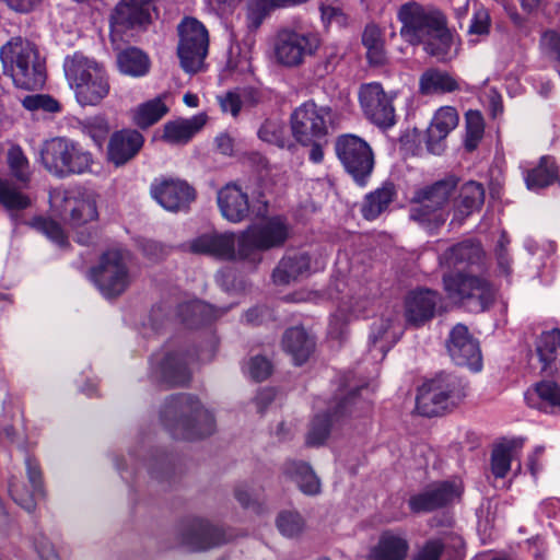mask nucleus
<instances>
[{"mask_svg": "<svg viewBox=\"0 0 560 560\" xmlns=\"http://www.w3.org/2000/svg\"><path fill=\"white\" fill-rule=\"evenodd\" d=\"M482 255L478 243L464 241L440 256V264L452 269L443 276L447 296L471 313L486 311L495 296V290L487 279L465 271L466 267L480 262Z\"/></svg>", "mask_w": 560, "mask_h": 560, "instance_id": "1", "label": "nucleus"}, {"mask_svg": "<svg viewBox=\"0 0 560 560\" xmlns=\"http://www.w3.org/2000/svg\"><path fill=\"white\" fill-rule=\"evenodd\" d=\"M218 346L219 339L213 331H209L194 351L186 345L168 342L150 357L148 376L153 383L185 386L191 380V364L196 361L210 362L218 351Z\"/></svg>", "mask_w": 560, "mask_h": 560, "instance_id": "2", "label": "nucleus"}, {"mask_svg": "<svg viewBox=\"0 0 560 560\" xmlns=\"http://www.w3.org/2000/svg\"><path fill=\"white\" fill-rule=\"evenodd\" d=\"M160 420L176 440L201 439L212 434L215 429L213 415L202 407L196 396L188 393L167 397L160 410Z\"/></svg>", "mask_w": 560, "mask_h": 560, "instance_id": "3", "label": "nucleus"}, {"mask_svg": "<svg viewBox=\"0 0 560 560\" xmlns=\"http://www.w3.org/2000/svg\"><path fill=\"white\" fill-rule=\"evenodd\" d=\"M458 185L454 175L415 190L409 208V219L429 234L436 233L448 217L446 206Z\"/></svg>", "mask_w": 560, "mask_h": 560, "instance_id": "4", "label": "nucleus"}, {"mask_svg": "<svg viewBox=\"0 0 560 560\" xmlns=\"http://www.w3.org/2000/svg\"><path fill=\"white\" fill-rule=\"evenodd\" d=\"M63 71L80 105H98L108 95V75L104 67L94 59L77 51L65 58Z\"/></svg>", "mask_w": 560, "mask_h": 560, "instance_id": "5", "label": "nucleus"}, {"mask_svg": "<svg viewBox=\"0 0 560 560\" xmlns=\"http://www.w3.org/2000/svg\"><path fill=\"white\" fill-rule=\"evenodd\" d=\"M0 58L3 63L13 65L11 77L16 88L33 91L45 83L44 63L36 45L28 37H11L1 47Z\"/></svg>", "mask_w": 560, "mask_h": 560, "instance_id": "6", "label": "nucleus"}, {"mask_svg": "<svg viewBox=\"0 0 560 560\" xmlns=\"http://www.w3.org/2000/svg\"><path fill=\"white\" fill-rule=\"evenodd\" d=\"M467 394L465 378L442 372L434 378L425 382L419 389L416 398V410L423 417H436L457 406Z\"/></svg>", "mask_w": 560, "mask_h": 560, "instance_id": "7", "label": "nucleus"}, {"mask_svg": "<svg viewBox=\"0 0 560 560\" xmlns=\"http://www.w3.org/2000/svg\"><path fill=\"white\" fill-rule=\"evenodd\" d=\"M289 235L290 226L281 215L252 224L238 236V259L257 266L262 259V252L281 247Z\"/></svg>", "mask_w": 560, "mask_h": 560, "instance_id": "8", "label": "nucleus"}, {"mask_svg": "<svg viewBox=\"0 0 560 560\" xmlns=\"http://www.w3.org/2000/svg\"><path fill=\"white\" fill-rule=\"evenodd\" d=\"M40 160L44 167L58 178L83 174L90 170L93 162L89 151L66 137L45 141L40 150Z\"/></svg>", "mask_w": 560, "mask_h": 560, "instance_id": "9", "label": "nucleus"}, {"mask_svg": "<svg viewBox=\"0 0 560 560\" xmlns=\"http://www.w3.org/2000/svg\"><path fill=\"white\" fill-rule=\"evenodd\" d=\"M372 393L373 389L370 388L369 384H362L339 399L331 410L315 415L306 438V444L310 446L323 445L329 436L334 421L347 415L360 416L368 412L371 409Z\"/></svg>", "mask_w": 560, "mask_h": 560, "instance_id": "10", "label": "nucleus"}, {"mask_svg": "<svg viewBox=\"0 0 560 560\" xmlns=\"http://www.w3.org/2000/svg\"><path fill=\"white\" fill-rule=\"evenodd\" d=\"M140 450L145 452L148 458L140 459L138 450H130L128 454L131 462L130 469L127 464L122 463L125 459H115L116 469L122 480L131 483L145 469L151 479L159 483H167L171 487L176 478L175 457L160 448H147L144 441H141Z\"/></svg>", "mask_w": 560, "mask_h": 560, "instance_id": "11", "label": "nucleus"}, {"mask_svg": "<svg viewBox=\"0 0 560 560\" xmlns=\"http://www.w3.org/2000/svg\"><path fill=\"white\" fill-rule=\"evenodd\" d=\"M89 279L105 299L121 295L133 279L127 253L116 248L103 253L98 264L89 270Z\"/></svg>", "mask_w": 560, "mask_h": 560, "instance_id": "12", "label": "nucleus"}, {"mask_svg": "<svg viewBox=\"0 0 560 560\" xmlns=\"http://www.w3.org/2000/svg\"><path fill=\"white\" fill-rule=\"evenodd\" d=\"M336 155L353 182L365 187L374 170V153L371 145L361 137L345 133L335 141Z\"/></svg>", "mask_w": 560, "mask_h": 560, "instance_id": "13", "label": "nucleus"}, {"mask_svg": "<svg viewBox=\"0 0 560 560\" xmlns=\"http://www.w3.org/2000/svg\"><path fill=\"white\" fill-rule=\"evenodd\" d=\"M330 108L306 101L296 107L290 117L294 139L302 145L322 140L328 133L327 119Z\"/></svg>", "mask_w": 560, "mask_h": 560, "instance_id": "14", "label": "nucleus"}, {"mask_svg": "<svg viewBox=\"0 0 560 560\" xmlns=\"http://www.w3.org/2000/svg\"><path fill=\"white\" fill-rule=\"evenodd\" d=\"M463 492L464 486L459 479L435 481L411 494L408 506L415 514L431 513L454 504Z\"/></svg>", "mask_w": 560, "mask_h": 560, "instance_id": "15", "label": "nucleus"}, {"mask_svg": "<svg viewBox=\"0 0 560 560\" xmlns=\"http://www.w3.org/2000/svg\"><path fill=\"white\" fill-rule=\"evenodd\" d=\"M397 15L402 24L400 35H445L446 18L438 9L411 1L402 4Z\"/></svg>", "mask_w": 560, "mask_h": 560, "instance_id": "16", "label": "nucleus"}, {"mask_svg": "<svg viewBox=\"0 0 560 560\" xmlns=\"http://www.w3.org/2000/svg\"><path fill=\"white\" fill-rule=\"evenodd\" d=\"M230 535L199 517H185L177 528V545L191 551H202L225 544Z\"/></svg>", "mask_w": 560, "mask_h": 560, "instance_id": "17", "label": "nucleus"}, {"mask_svg": "<svg viewBox=\"0 0 560 560\" xmlns=\"http://www.w3.org/2000/svg\"><path fill=\"white\" fill-rule=\"evenodd\" d=\"M359 102L366 119L380 129L387 130L396 124L393 98L381 83H363L359 90Z\"/></svg>", "mask_w": 560, "mask_h": 560, "instance_id": "18", "label": "nucleus"}, {"mask_svg": "<svg viewBox=\"0 0 560 560\" xmlns=\"http://www.w3.org/2000/svg\"><path fill=\"white\" fill-rule=\"evenodd\" d=\"M218 206L222 217L232 223H240L248 218L249 212L259 218L267 213V201H257L250 205L248 196L240 186L226 184L218 191Z\"/></svg>", "mask_w": 560, "mask_h": 560, "instance_id": "19", "label": "nucleus"}, {"mask_svg": "<svg viewBox=\"0 0 560 560\" xmlns=\"http://www.w3.org/2000/svg\"><path fill=\"white\" fill-rule=\"evenodd\" d=\"M446 349L456 365L466 366L472 372L481 371L482 355L479 342L465 325L457 324L451 329Z\"/></svg>", "mask_w": 560, "mask_h": 560, "instance_id": "20", "label": "nucleus"}, {"mask_svg": "<svg viewBox=\"0 0 560 560\" xmlns=\"http://www.w3.org/2000/svg\"><path fill=\"white\" fill-rule=\"evenodd\" d=\"M19 448L25 455L26 474L32 490H24L13 477L9 480V493L18 505L31 513L35 510L37 500L45 495L43 476L37 459L28 454L26 445L24 443L19 444Z\"/></svg>", "mask_w": 560, "mask_h": 560, "instance_id": "21", "label": "nucleus"}, {"mask_svg": "<svg viewBox=\"0 0 560 560\" xmlns=\"http://www.w3.org/2000/svg\"><path fill=\"white\" fill-rule=\"evenodd\" d=\"M192 254L207 255L222 260L238 258V237L233 232H211L196 236L184 244Z\"/></svg>", "mask_w": 560, "mask_h": 560, "instance_id": "22", "label": "nucleus"}, {"mask_svg": "<svg viewBox=\"0 0 560 560\" xmlns=\"http://www.w3.org/2000/svg\"><path fill=\"white\" fill-rule=\"evenodd\" d=\"M151 196L165 210L185 211L195 200L196 191L187 182L180 179H163L151 184Z\"/></svg>", "mask_w": 560, "mask_h": 560, "instance_id": "23", "label": "nucleus"}, {"mask_svg": "<svg viewBox=\"0 0 560 560\" xmlns=\"http://www.w3.org/2000/svg\"><path fill=\"white\" fill-rule=\"evenodd\" d=\"M442 303L438 291L417 288L405 298V318L409 325L419 327L435 315L436 307Z\"/></svg>", "mask_w": 560, "mask_h": 560, "instance_id": "24", "label": "nucleus"}, {"mask_svg": "<svg viewBox=\"0 0 560 560\" xmlns=\"http://www.w3.org/2000/svg\"><path fill=\"white\" fill-rule=\"evenodd\" d=\"M399 314L390 311L375 319L371 325L369 336L370 352L383 360L386 353L400 338Z\"/></svg>", "mask_w": 560, "mask_h": 560, "instance_id": "25", "label": "nucleus"}, {"mask_svg": "<svg viewBox=\"0 0 560 560\" xmlns=\"http://www.w3.org/2000/svg\"><path fill=\"white\" fill-rule=\"evenodd\" d=\"M144 144L143 135L136 129L115 131L108 141L107 159L116 167L127 164L135 159Z\"/></svg>", "mask_w": 560, "mask_h": 560, "instance_id": "26", "label": "nucleus"}, {"mask_svg": "<svg viewBox=\"0 0 560 560\" xmlns=\"http://www.w3.org/2000/svg\"><path fill=\"white\" fill-rule=\"evenodd\" d=\"M233 305L215 307L201 300H191L179 304L176 316L188 328H199L211 325L218 318L226 314Z\"/></svg>", "mask_w": 560, "mask_h": 560, "instance_id": "27", "label": "nucleus"}, {"mask_svg": "<svg viewBox=\"0 0 560 560\" xmlns=\"http://www.w3.org/2000/svg\"><path fill=\"white\" fill-rule=\"evenodd\" d=\"M275 44V57L285 67H295L306 55H312L319 47V37H279Z\"/></svg>", "mask_w": 560, "mask_h": 560, "instance_id": "28", "label": "nucleus"}, {"mask_svg": "<svg viewBox=\"0 0 560 560\" xmlns=\"http://www.w3.org/2000/svg\"><path fill=\"white\" fill-rule=\"evenodd\" d=\"M410 549L407 534L399 529L382 532L366 560H406Z\"/></svg>", "mask_w": 560, "mask_h": 560, "instance_id": "29", "label": "nucleus"}, {"mask_svg": "<svg viewBox=\"0 0 560 560\" xmlns=\"http://www.w3.org/2000/svg\"><path fill=\"white\" fill-rule=\"evenodd\" d=\"M458 114L452 106H444L438 109L431 125L427 130L425 144L432 154H441L444 150V140L457 126Z\"/></svg>", "mask_w": 560, "mask_h": 560, "instance_id": "30", "label": "nucleus"}, {"mask_svg": "<svg viewBox=\"0 0 560 560\" xmlns=\"http://www.w3.org/2000/svg\"><path fill=\"white\" fill-rule=\"evenodd\" d=\"M149 1L121 0L110 16V25L129 30L148 24L151 19Z\"/></svg>", "mask_w": 560, "mask_h": 560, "instance_id": "31", "label": "nucleus"}, {"mask_svg": "<svg viewBox=\"0 0 560 560\" xmlns=\"http://www.w3.org/2000/svg\"><path fill=\"white\" fill-rule=\"evenodd\" d=\"M535 345L540 362V372L546 375H553L560 368V329L542 330Z\"/></svg>", "mask_w": 560, "mask_h": 560, "instance_id": "32", "label": "nucleus"}, {"mask_svg": "<svg viewBox=\"0 0 560 560\" xmlns=\"http://www.w3.org/2000/svg\"><path fill=\"white\" fill-rule=\"evenodd\" d=\"M210 37H179L177 56L182 69L189 74L201 70L208 54Z\"/></svg>", "mask_w": 560, "mask_h": 560, "instance_id": "33", "label": "nucleus"}, {"mask_svg": "<svg viewBox=\"0 0 560 560\" xmlns=\"http://www.w3.org/2000/svg\"><path fill=\"white\" fill-rule=\"evenodd\" d=\"M311 273V256L305 252L288 254L282 257L272 271V281L277 285H287L300 277Z\"/></svg>", "mask_w": 560, "mask_h": 560, "instance_id": "34", "label": "nucleus"}, {"mask_svg": "<svg viewBox=\"0 0 560 560\" xmlns=\"http://www.w3.org/2000/svg\"><path fill=\"white\" fill-rule=\"evenodd\" d=\"M366 304V300L355 299L354 296H349L347 300L343 296L340 298L337 311L330 316L329 336L335 339H342L350 318L365 316L364 310Z\"/></svg>", "mask_w": 560, "mask_h": 560, "instance_id": "35", "label": "nucleus"}, {"mask_svg": "<svg viewBox=\"0 0 560 560\" xmlns=\"http://www.w3.org/2000/svg\"><path fill=\"white\" fill-rule=\"evenodd\" d=\"M282 347L292 357L294 364L302 365L314 351L315 340L302 326H295L284 331Z\"/></svg>", "mask_w": 560, "mask_h": 560, "instance_id": "36", "label": "nucleus"}, {"mask_svg": "<svg viewBox=\"0 0 560 560\" xmlns=\"http://www.w3.org/2000/svg\"><path fill=\"white\" fill-rule=\"evenodd\" d=\"M206 116L195 115L189 119L167 121L163 128L162 140L170 144H185L205 126Z\"/></svg>", "mask_w": 560, "mask_h": 560, "instance_id": "37", "label": "nucleus"}, {"mask_svg": "<svg viewBox=\"0 0 560 560\" xmlns=\"http://www.w3.org/2000/svg\"><path fill=\"white\" fill-rule=\"evenodd\" d=\"M485 202V188L482 184L469 180L459 188L455 202L454 218L463 221L468 215L479 211Z\"/></svg>", "mask_w": 560, "mask_h": 560, "instance_id": "38", "label": "nucleus"}, {"mask_svg": "<svg viewBox=\"0 0 560 560\" xmlns=\"http://www.w3.org/2000/svg\"><path fill=\"white\" fill-rule=\"evenodd\" d=\"M459 89V82L439 68L427 69L419 79V92L422 95L447 94Z\"/></svg>", "mask_w": 560, "mask_h": 560, "instance_id": "39", "label": "nucleus"}, {"mask_svg": "<svg viewBox=\"0 0 560 560\" xmlns=\"http://www.w3.org/2000/svg\"><path fill=\"white\" fill-rule=\"evenodd\" d=\"M397 196L396 186L392 182H385L381 187L366 195L362 205V215L369 221L377 219Z\"/></svg>", "mask_w": 560, "mask_h": 560, "instance_id": "40", "label": "nucleus"}, {"mask_svg": "<svg viewBox=\"0 0 560 560\" xmlns=\"http://www.w3.org/2000/svg\"><path fill=\"white\" fill-rule=\"evenodd\" d=\"M283 474L292 479L304 494L315 495L319 493L320 481L307 463L294 459L287 460L283 466Z\"/></svg>", "mask_w": 560, "mask_h": 560, "instance_id": "41", "label": "nucleus"}, {"mask_svg": "<svg viewBox=\"0 0 560 560\" xmlns=\"http://www.w3.org/2000/svg\"><path fill=\"white\" fill-rule=\"evenodd\" d=\"M65 213H69V224L78 229L88 222L95 221L98 217L96 200L91 198H65Z\"/></svg>", "mask_w": 560, "mask_h": 560, "instance_id": "42", "label": "nucleus"}, {"mask_svg": "<svg viewBox=\"0 0 560 560\" xmlns=\"http://www.w3.org/2000/svg\"><path fill=\"white\" fill-rule=\"evenodd\" d=\"M524 179L526 187L536 192L552 185L558 179L555 159L549 155L541 156L539 163L525 173Z\"/></svg>", "mask_w": 560, "mask_h": 560, "instance_id": "43", "label": "nucleus"}, {"mask_svg": "<svg viewBox=\"0 0 560 560\" xmlns=\"http://www.w3.org/2000/svg\"><path fill=\"white\" fill-rule=\"evenodd\" d=\"M410 37L411 45L422 44L423 49L438 61L445 62L457 56L460 46L459 37Z\"/></svg>", "mask_w": 560, "mask_h": 560, "instance_id": "44", "label": "nucleus"}, {"mask_svg": "<svg viewBox=\"0 0 560 560\" xmlns=\"http://www.w3.org/2000/svg\"><path fill=\"white\" fill-rule=\"evenodd\" d=\"M168 113L165 104V95H159L152 100L139 104L131 110L133 124L140 129H148L156 124L163 116Z\"/></svg>", "mask_w": 560, "mask_h": 560, "instance_id": "45", "label": "nucleus"}, {"mask_svg": "<svg viewBox=\"0 0 560 560\" xmlns=\"http://www.w3.org/2000/svg\"><path fill=\"white\" fill-rule=\"evenodd\" d=\"M117 66L121 73L141 78L149 73L151 62L144 51L137 47H128L117 54Z\"/></svg>", "mask_w": 560, "mask_h": 560, "instance_id": "46", "label": "nucleus"}, {"mask_svg": "<svg viewBox=\"0 0 560 560\" xmlns=\"http://www.w3.org/2000/svg\"><path fill=\"white\" fill-rule=\"evenodd\" d=\"M305 1L306 0H250L246 16L248 32H257L273 8L294 5Z\"/></svg>", "mask_w": 560, "mask_h": 560, "instance_id": "47", "label": "nucleus"}, {"mask_svg": "<svg viewBox=\"0 0 560 560\" xmlns=\"http://www.w3.org/2000/svg\"><path fill=\"white\" fill-rule=\"evenodd\" d=\"M7 162L11 175L26 187L31 180L30 162L20 145H13L9 149Z\"/></svg>", "mask_w": 560, "mask_h": 560, "instance_id": "48", "label": "nucleus"}, {"mask_svg": "<svg viewBox=\"0 0 560 560\" xmlns=\"http://www.w3.org/2000/svg\"><path fill=\"white\" fill-rule=\"evenodd\" d=\"M257 136L264 142L275 144L281 149L291 147L284 125L277 119H266L259 127Z\"/></svg>", "mask_w": 560, "mask_h": 560, "instance_id": "49", "label": "nucleus"}, {"mask_svg": "<svg viewBox=\"0 0 560 560\" xmlns=\"http://www.w3.org/2000/svg\"><path fill=\"white\" fill-rule=\"evenodd\" d=\"M515 441H509L497 445L491 454V471L495 478H504L511 469L513 450L516 447Z\"/></svg>", "mask_w": 560, "mask_h": 560, "instance_id": "50", "label": "nucleus"}, {"mask_svg": "<svg viewBox=\"0 0 560 560\" xmlns=\"http://www.w3.org/2000/svg\"><path fill=\"white\" fill-rule=\"evenodd\" d=\"M536 394L539 398L538 408L545 412L560 410V387L549 381L536 385Z\"/></svg>", "mask_w": 560, "mask_h": 560, "instance_id": "51", "label": "nucleus"}, {"mask_svg": "<svg viewBox=\"0 0 560 560\" xmlns=\"http://www.w3.org/2000/svg\"><path fill=\"white\" fill-rule=\"evenodd\" d=\"M32 226L43 233L48 240L57 244L59 247H66L69 245L68 237L63 229L56 221L48 218L36 217L32 221Z\"/></svg>", "mask_w": 560, "mask_h": 560, "instance_id": "52", "label": "nucleus"}, {"mask_svg": "<svg viewBox=\"0 0 560 560\" xmlns=\"http://www.w3.org/2000/svg\"><path fill=\"white\" fill-rule=\"evenodd\" d=\"M485 132V124L481 114L477 110H469L466 114V138L465 148L474 151Z\"/></svg>", "mask_w": 560, "mask_h": 560, "instance_id": "53", "label": "nucleus"}, {"mask_svg": "<svg viewBox=\"0 0 560 560\" xmlns=\"http://www.w3.org/2000/svg\"><path fill=\"white\" fill-rule=\"evenodd\" d=\"M0 203L7 210H24L31 205L30 198L0 178Z\"/></svg>", "mask_w": 560, "mask_h": 560, "instance_id": "54", "label": "nucleus"}, {"mask_svg": "<svg viewBox=\"0 0 560 560\" xmlns=\"http://www.w3.org/2000/svg\"><path fill=\"white\" fill-rule=\"evenodd\" d=\"M277 528L285 537L299 535L304 527V520L298 512L283 511L276 521Z\"/></svg>", "mask_w": 560, "mask_h": 560, "instance_id": "55", "label": "nucleus"}, {"mask_svg": "<svg viewBox=\"0 0 560 560\" xmlns=\"http://www.w3.org/2000/svg\"><path fill=\"white\" fill-rule=\"evenodd\" d=\"M83 130L97 147H102L109 132V125L104 116H94L84 120Z\"/></svg>", "mask_w": 560, "mask_h": 560, "instance_id": "56", "label": "nucleus"}, {"mask_svg": "<svg viewBox=\"0 0 560 560\" xmlns=\"http://www.w3.org/2000/svg\"><path fill=\"white\" fill-rule=\"evenodd\" d=\"M22 105L31 112L43 110L52 114L61 109L59 102L48 94L27 95L23 98Z\"/></svg>", "mask_w": 560, "mask_h": 560, "instance_id": "57", "label": "nucleus"}, {"mask_svg": "<svg viewBox=\"0 0 560 560\" xmlns=\"http://www.w3.org/2000/svg\"><path fill=\"white\" fill-rule=\"evenodd\" d=\"M370 65L381 66L386 61L383 37H362Z\"/></svg>", "mask_w": 560, "mask_h": 560, "instance_id": "58", "label": "nucleus"}, {"mask_svg": "<svg viewBox=\"0 0 560 560\" xmlns=\"http://www.w3.org/2000/svg\"><path fill=\"white\" fill-rule=\"evenodd\" d=\"M235 498L243 508L250 509L257 514L262 512L258 493L254 492L248 485L244 483L237 486L235 489Z\"/></svg>", "mask_w": 560, "mask_h": 560, "instance_id": "59", "label": "nucleus"}, {"mask_svg": "<svg viewBox=\"0 0 560 560\" xmlns=\"http://www.w3.org/2000/svg\"><path fill=\"white\" fill-rule=\"evenodd\" d=\"M229 56L230 59L248 60L254 45V37H230Z\"/></svg>", "mask_w": 560, "mask_h": 560, "instance_id": "60", "label": "nucleus"}, {"mask_svg": "<svg viewBox=\"0 0 560 560\" xmlns=\"http://www.w3.org/2000/svg\"><path fill=\"white\" fill-rule=\"evenodd\" d=\"M247 372L253 380L261 382L271 374L272 364L266 357L256 355L248 361Z\"/></svg>", "mask_w": 560, "mask_h": 560, "instance_id": "61", "label": "nucleus"}, {"mask_svg": "<svg viewBox=\"0 0 560 560\" xmlns=\"http://www.w3.org/2000/svg\"><path fill=\"white\" fill-rule=\"evenodd\" d=\"M489 26L490 15L488 10L485 8L476 9L472 18L470 19L468 33L470 35H488Z\"/></svg>", "mask_w": 560, "mask_h": 560, "instance_id": "62", "label": "nucleus"}, {"mask_svg": "<svg viewBox=\"0 0 560 560\" xmlns=\"http://www.w3.org/2000/svg\"><path fill=\"white\" fill-rule=\"evenodd\" d=\"M443 551L444 544L441 539H429L413 556L412 560H440Z\"/></svg>", "mask_w": 560, "mask_h": 560, "instance_id": "63", "label": "nucleus"}, {"mask_svg": "<svg viewBox=\"0 0 560 560\" xmlns=\"http://www.w3.org/2000/svg\"><path fill=\"white\" fill-rule=\"evenodd\" d=\"M171 311L165 303L156 304L153 306L149 315V324L154 334H159L160 330L170 320Z\"/></svg>", "mask_w": 560, "mask_h": 560, "instance_id": "64", "label": "nucleus"}]
</instances>
